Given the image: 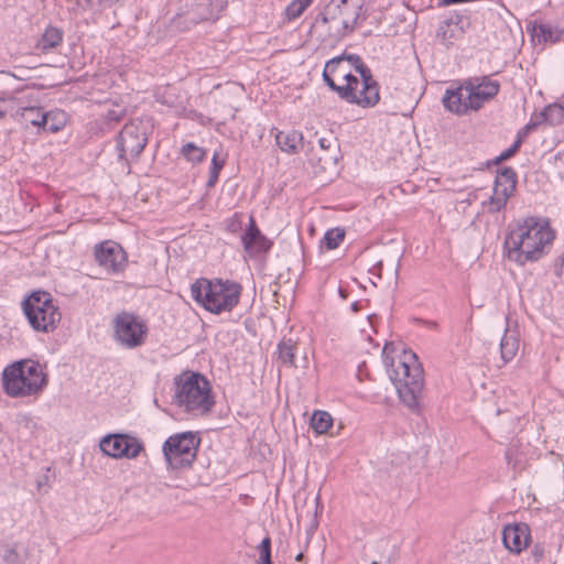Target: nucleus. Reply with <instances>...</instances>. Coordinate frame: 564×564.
I'll return each mask as SVG.
<instances>
[{"mask_svg": "<svg viewBox=\"0 0 564 564\" xmlns=\"http://www.w3.org/2000/svg\"><path fill=\"white\" fill-rule=\"evenodd\" d=\"M100 449L113 458H135L143 449L142 443L129 435L115 434L105 436L100 442Z\"/></svg>", "mask_w": 564, "mask_h": 564, "instance_id": "ddd939ff", "label": "nucleus"}, {"mask_svg": "<svg viewBox=\"0 0 564 564\" xmlns=\"http://www.w3.org/2000/svg\"><path fill=\"white\" fill-rule=\"evenodd\" d=\"M271 133L274 135L278 147L285 153L295 154L303 147V134L297 130L280 131L273 129Z\"/></svg>", "mask_w": 564, "mask_h": 564, "instance_id": "a211bd4d", "label": "nucleus"}, {"mask_svg": "<svg viewBox=\"0 0 564 564\" xmlns=\"http://www.w3.org/2000/svg\"><path fill=\"white\" fill-rule=\"evenodd\" d=\"M511 156H513L511 154V151H509V149H507L503 152H501L499 156L496 158L495 162L498 164V163H500L502 161H506V160L510 159Z\"/></svg>", "mask_w": 564, "mask_h": 564, "instance_id": "37998d69", "label": "nucleus"}, {"mask_svg": "<svg viewBox=\"0 0 564 564\" xmlns=\"http://www.w3.org/2000/svg\"><path fill=\"white\" fill-rule=\"evenodd\" d=\"M181 153L193 163L202 162L206 156V151L193 142H187L182 147Z\"/></svg>", "mask_w": 564, "mask_h": 564, "instance_id": "c85d7f7f", "label": "nucleus"}, {"mask_svg": "<svg viewBox=\"0 0 564 564\" xmlns=\"http://www.w3.org/2000/svg\"><path fill=\"white\" fill-rule=\"evenodd\" d=\"M174 402L192 415H204L215 403L209 381L197 372H183L175 379Z\"/></svg>", "mask_w": 564, "mask_h": 564, "instance_id": "20e7f679", "label": "nucleus"}, {"mask_svg": "<svg viewBox=\"0 0 564 564\" xmlns=\"http://www.w3.org/2000/svg\"><path fill=\"white\" fill-rule=\"evenodd\" d=\"M530 539L529 528L525 524L507 525L502 530L505 546L514 553H520Z\"/></svg>", "mask_w": 564, "mask_h": 564, "instance_id": "dca6fc26", "label": "nucleus"}, {"mask_svg": "<svg viewBox=\"0 0 564 564\" xmlns=\"http://www.w3.org/2000/svg\"><path fill=\"white\" fill-rule=\"evenodd\" d=\"M296 344L291 339L283 338L278 345L279 360L286 367H295Z\"/></svg>", "mask_w": 564, "mask_h": 564, "instance_id": "393cba45", "label": "nucleus"}, {"mask_svg": "<svg viewBox=\"0 0 564 564\" xmlns=\"http://www.w3.org/2000/svg\"><path fill=\"white\" fill-rule=\"evenodd\" d=\"M48 481V477L47 476H44L43 480H39L37 481V486L39 487H42L44 484H47Z\"/></svg>", "mask_w": 564, "mask_h": 564, "instance_id": "de8ad7c7", "label": "nucleus"}, {"mask_svg": "<svg viewBox=\"0 0 564 564\" xmlns=\"http://www.w3.org/2000/svg\"><path fill=\"white\" fill-rule=\"evenodd\" d=\"M555 273L561 279H564V253L558 258L555 263Z\"/></svg>", "mask_w": 564, "mask_h": 564, "instance_id": "79ce46f5", "label": "nucleus"}, {"mask_svg": "<svg viewBox=\"0 0 564 564\" xmlns=\"http://www.w3.org/2000/svg\"><path fill=\"white\" fill-rule=\"evenodd\" d=\"M22 307L29 324L36 332L54 330L62 317L52 295L45 291L31 293L23 301Z\"/></svg>", "mask_w": 564, "mask_h": 564, "instance_id": "0eeeda50", "label": "nucleus"}, {"mask_svg": "<svg viewBox=\"0 0 564 564\" xmlns=\"http://www.w3.org/2000/svg\"><path fill=\"white\" fill-rule=\"evenodd\" d=\"M306 8L301 3L300 0H293L291 3L288 4L285 9V14L289 20H294L299 18Z\"/></svg>", "mask_w": 564, "mask_h": 564, "instance_id": "f704fd0d", "label": "nucleus"}, {"mask_svg": "<svg viewBox=\"0 0 564 564\" xmlns=\"http://www.w3.org/2000/svg\"><path fill=\"white\" fill-rule=\"evenodd\" d=\"M18 427L20 431H26L30 434L33 433V430L36 427V422L32 416L28 414H21L17 419Z\"/></svg>", "mask_w": 564, "mask_h": 564, "instance_id": "c9c22d12", "label": "nucleus"}, {"mask_svg": "<svg viewBox=\"0 0 564 564\" xmlns=\"http://www.w3.org/2000/svg\"><path fill=\"white\" fill-rule=\"evenodd\" d=\"M369 87L373 88V91H375V100H372L370 104H367V101L364 100L365 98L371 97L370 93H368L369 89L365 88L364 80H359L358 77H357V85H355V83L347 84V89L349 88L350 97L344 98V100H346L347 102H350V104H356L364 108L373 107L375 105L378 104V101L380 99L379 86L376 80H372L371 83H369Z\"/></svg>", "mask_w": 564, "mask_h": 564, "instance_id": "f3484780", "label": "nucleus"}, {"mask_svg": "<svg viewBox=\"0 0 564 564\" xmlns=\"http://www.w3.org/2000/svg\"><path fill=\"white\" fill-rule=\"evenodd\" d=\"M352 308H354V310H356V308H357V304H356V303H354V304H352Z\"/></svg>", "mask_w": 564, "mask_h": 564, "instance_id": "864d4df0", "label": "nucleus"}, {"mask_svg": "<svg viewBox=\"0 0 564 564\" xmlns=\"http://www.w3.org/2000/svg\"><path fill=\"white\" fill-rule=\"evenodd\" d=\"M147 129L141 121H131L124 124L117 139L119 158H137L147 145Z\"/></svg>", "mask_w": 564, "mask_h": 564, "instance_id": "9d476101", "label": "nucleus"}, {"mask_svg": "<svg viewBox=\"0 0 564 564\" xmlns=\"http://www.w3.org/2000/svg\"><path fill=\"white\" fill-rule=\"evenodd\" d=\"M295 558L296 561H301L303 558V553H299Z\"/></svg>", "mask_w": 564, "mask_h": 564, "instance_id": "3c124183", "label": "nucleus"}, {"mask_svg": "<svg viewBox=\"0 0 564 564\" xmlns=\"http://www.w3.org/2000/svg\"><path fill=\"white\" fill-rule=\"evenodd\" d=\"M0 557L3 560L6 564H19L20 555L17 551V547L11 544H2L0 545Z\"/></svg>", "mask_w": 564, "mask_h": 564, "instance_id": "473e14b6", "label": "nucleus"}, {"mask_svg": "<svg viewBox=\"0 0 564 564\" xmlns=\"http://www.w3.org/2000/svg\"><path fill=\"white\" fill-rule=\"evenodd\" d=\"M318 143H319L321 149L329 150L333 147H336V139H334L333 137H328V138L323 137V138H319Z\"/></svg>", "mask_w": 564, "mask_h": 564, "instance_id": "a19ab883", "label": "nucleus"}, {"mask_svg": "<svg viewBox=\"0 0 564 564\" xmlns=\"http://www.w3.org/2000/svg\"><path fill=\"white\" fill-rule=\"evenodd\" d=\"M519 350V338L514 330L507 329L500 340V356L503 365L511 361Z\"/></svg>", "mask_w": 564, "mask_h": 564, "instance_id": "aec40b11", "label": "nucleus"}, {"mask_svg": "<svg viewBox=\"0 0 564 564\" xmlns=\"http://www.w3.org/2000/svg\"><path fill=\"white\" fill-rule=\"evenodd\" d=\"M199 440L192 432L170 436L163 444V454L173 469L187 468L196 457Z\"/></svg>", "mask_w": 564, "mask_h": 564, "instance_id": "1a4fd4ad", "label": "nucleus"}, {"mask_svg": "<svg viewBox=\"0 0 564 564\" xmlns=\"http://www.w3.org/2000/svg\"><path fill=\"white\" fill-rule=\"evenodd\" d=\"M355 70L359 74L360 78L359 80H364L365 88L369 89L368 93H370L371 97L365 98L364 100L367 101V104H370L372 100H375V91L373 88L369 87V83H371L373 79L370 68L364 63H359V65H356Z\"/></svg>", "mask_w": 564, "mask_h": 564, "instance_id": "c756f323", "label": "nucleus"}, {"mask_svg": "<svg viewBox=\"0 0 564 564\" xmlns=\"http://www.w3.org/2000/svg\"><path fill=\"white\" fill-rule=\"evenodd\" d=\"M66 123V115L64 111H44L41 117V124L44 131L56 132Z\"/></svg>", "mask_w": 564, "mask_h": 564, "instance_id": "4be33fe9", "label": "nucleus"}, {"mask_svg": "<svg viewBox=\"0 0 564 564\" xmlns=\"http://www.w3.org/2000/svg\"><path fill=\"white\" fill-rule=\"evenodd\" d=\"M333 425V417L326 411H315L311 419V426L317 434H323Z\"/></svg>", "mask_w": 564, "mask_h": 564, "instance_id": "cd10ccee", "label": "nucleus"}, {"mask_svg": "<svg viewBox=\"0 0 564 564\" xmlns=\"http://www.w3.org/2000/svg\"><path fill=\"white\" fill-rule=\"evenodd\" d=\"M95 260L108 273H119L127 264V253L116 241L105 240L94 248Z\"/></svg>", "mask_w": 564, "mask_h": 564, "instance_id": "f8f14e48", "label": "nucleus"}, {"mask_svg": "<svg viewBox=\"0 0 564 564\" xmlns=\"http://www.w3.org/2000/svg\"><path fill=\"white\" fill-rule=\"evenodd\" d=\"M517 185V174L512 167H503L495 180L494 193L488 202V212L498 213L506 207Z\"/></svg>", "mask_w": 564, "mask_h": 564, "instance_id": "4468645a", "label": "nucleus"}, {"mask_svg": "<svg viewBox=\"0 0 564 564\" xmlns=\"http://www.w3.org/2000/svg\"><path fill=\"white\" fill-rule=\"evenodd\" d=\"M430 326H433V327H434V326H436V323L431 322V323H430Z\"/></svg>", "mask_w": 564, "mask_h": 564, "instance_id": "603ef678", "label": "nucleus"}, {"mask_svg": "<svg viewBox=\"0 0 564 564\" xmlns=\"http://www.w3.org/2000/svg\"><path fill=\"white\" fill-rule=\"evenodd\" d=\"M63 40V31L58 28L50 26L45 30L39 42V48L42 52H48L52 48H55L62 43Z\"/></svg>", "mask_w": 564, "mask_h": 564, "instance_id": "b1692460", "label": "nucleus"}, {"mask_svg": "<svg viewBox=\"0 0 564 564\" xmlns=\"http://www.w3.org/2000/svg\"><path fill=\"white\" fill-rule=\"evenodd\" d=\"M44 111L41 108L37 107H25L22 108L21 116L24 119V121L37 126L42 128L41 124V117L43 116Z\"/></svg>", "mask_w": 564, "mask_h": 564, "instance_id": "2f4dec72", "label": "nucleus"}, {"mask_svg": "<svg viewBox=\"0 0 564 564\" xmlns=\"http://www.w3.org/2000/svg\"><path fill=\"white\" fill-rule=\"evenodd\" d=\"M300 1H301V3H302L305 8H307V7L313 2V0H300Z\"/></svg>", "mask_w": 564, "mask_h": 564, "instance_id": "09e8293b", "label": "nucleus"}, {"mask_svg": "<svg viewBox=\"0 0 564 564\" xmlns=\"http://www.w3.org/2000/svg\"><path fill=\"white\" fill-rule=\"evenodd\" d=\"M358 7L355 6L352 10L348 8V0H332L324 10L317 15L316 23L322 22L327 24L329 22L340 20L341 34L351 32L358 19ZM340 33V30H338Z\"/></svg>", "mask_w": 564, "mask_h": 564, "instance_id": "9b49d317", "label": "nucleus"}, {"mask_svg": "<svg viewBox=\"0 0 564 564\" xmlns=\"http://www.w3.org/2000/svg\"><path fill=\"white\" fill-rule=\"evenodd\" d=\"M499 89V82L488 76L467 78L458 87L447 88L442 102L449 112L463 116L481 109L498 95Z\"/></svg>", "mask_w": 564, "mask_h": 564, "instance_id": "f03ea898", "label": "nucleus"}, {"mask_svg": "<svg viewBox=\"0 0 564 564\" xmlns=\"http://www.w3.org/2000/svg\"><path fill=\"white\" fill-rule=\"evenodd\" d=\"M241 241L245 251L250 257H256L260 253H264L272 246V242L265 236H263L259 228L257 227L253 217H250L249 226L245 234L242 235Z\"/></svg>", "mask_w": 564, "mask_h": 564, "instance_id": "2eb2a0df", "label": "nucleus"}, {"mask_svg": "<svg viewBox=\"0 0 564 564\" xmlns=\"http://www.w3.org/2000/svg\"><path fill=\"white\" fill-rule=\"evenodd\" d=\"M2 382L6 393L12 398L36 395L47 384L41 364L31 359L4 368Z\"/></svg>", "mask_w": 564, "mask_h": 564, "instance_id": "423d86ee", "label": "nucleus"}, {"mask_svg": "<svg viewBox=\"0 0 564 564\" xmlns=\"http://www.w3.org/2000/svg\"><path fill=\"white\" fill-rule=\"evenodd\" d=\"M332 67H333V63L332 64H326L325 67H324L323 79H324L325 84L332 90L336 91L341 99L350 97L349 89L347 90V84L338 85L336 83L337 79L333 75Z\"/></svg>", "mask_w": 564, "mask_h": 564, "instance_id": "bb28decb", "label": "nucleus"}, {"mask_svg": "<svg viewBox=\"0 0 564 564\" xmlns=\"http://www.w3.org/2000/svg\"><path fill=\"white\" fill-rule=\"evenodd\" d=\"M554 238L545 219L528 217L518 220L505 239L507 257L520 265L535 262L547 253Z\"/></svg>", "mask_w": 564, "mask_h": 564, "instance_id": "f257e3e1", "label": "nucleus"}, {"mask_svg": "<svg viewBox=\"0 0 564 564\" xmlns=\"http://www.w3.org/2000/svg\"><path fill=\"white\" fill-rule=\"evenodd\" d=\"M545 554V547L541 544H535L531 550V556L534 563H539L543 560Z\"/></svg>", "mask_w": 564, "mask_h": 564, "instance_id": "4c0bfd02", "label": "nucleus"}, {"mask_svg": "<svg viewBox=\"0 0 564 564\" xmlns=\"http://www.w3.org/2000/svg\"><path fill=\"white\" fill-rule=\"evenodd\" d=\"M218 177H219V174L218 173H215V172H210L209 171V177H208V181H207V186L208 187H214L215 184L217 183L218 181Z\"/></svg>", "mask_w": 564, "mask_h": 564, "instance_id": "c03bdc74", "label": "nucleus"}, {"mask_svg": "<svg viewBox=\"0 0 564 564\" xmlns=\"http://www.w3.org/2000/svg\"><path fill=\"white\" fill-rule=\"evenodd\" d=\"M375 550L379 553L378 556L370 554L367 555L370 558L371 564H391L394 560V549L389 544L388 541L381 540L377 542Z\"/></svg>", "mask_w": 564, "mask_h": 564, "instance_id": "5701e85b", "label": "nucleus"}, {"mask_svg": "<svg viewBox=\"0 0 564 564\" xmlns=\"http://www.w3.org/2000/svg\"><path fill=\"white\" fill-rule=\"evenodd\" d=\"M564 34V29L550 22H541L533 25L532 37L538 43H556Z\"/></svg>", "mask_w": 564, "mask_h": 564, "instance_id": "6ab92c4d", "label": "nucleus"}, {"mask_svg": "<svg viewBox=\"0 0 564 564\" xmlns=\"http://www.w3.org/2000/svg\"><path fill=\"white\" fill-rule=\"evenodd\" d=\"M259 561L258 564H272L271 561V539L265 536L258 546Z\"/></svg>", "mask_w": 564, "mask_h": 564, "instance_id": "72a5a7b5", "label": "nucleus"}, {"mask_svg": "<svg viewBox=\"0 0 564 564\" xmlns=\"http://www.w3.org/2000/svg\"><path fill=\"white\" fill-rule=\"evenodd\" d=\"M2 74L6 76V78H9V79H15V76L11 75L10 73H3Z\"/></svg>", "mask_w": 564, "mask_h": 564, "instance_id": "8fccbe9b", "label": "nucleus"}, {"mask_svg": "<svg viewBox=\"0 0 564 564\" xmlns=\"http://www.w3.org/2000/svg\"><path fill=\"white\" fill-rule=\"evenodd\" d=\"M388 375L399 398L411 410L419 409L424 386L423 369L412 351H403L398 359L387 364Z\"/></svg>", "mask_w": 564, "mask_h": 564, "instance_id": "7ed1b4c3", "label": "nucleus"}, {"mask_svg": "<svg viewBox=\"0 0 564 564\" xmlns=\"http://www.w3.org/2000/svg\"><path fill=\"white\" fill-rule=\"evenodd\" d=\"M108 118H109V120H115V121H118L120 119V117L115 111H110L108 113Z\"/></svg>", "mask_w": 564, "mask_h": 564, "instance_id": "49530a36", "label": "nucleus"}, {"mask_svg": "<svg viewBox=\"0 0 564 564\" xmlns=\"http://www.w3.org/2000/svg\"><path fill=\"white\" fill-rule=\"evenodd\" d=\"M541 123L557 124L564 119V108L557 104L546 106L541 112L535 113Z\"/></svg>", "mask_w": 564, "mask_h": 564, "instance_id": "a878e982", "label": "nucleus"}, {"mask_svg": "<svg viewBox=\"0 0 564 564\" xmlns=\"http://www.w3.org/2000/svg\"><path fill=\"white\" fill-rule=\"evenodd\" d=\"M224 165H225V160H220L218 152H215L212 158V166H210L209 171L219 174L221 169L224 167Z\"/></svg>", "mask_w": 564, "mask_h": 564, "instance_id": "58836bf2", "label": "nucleus"}, {"mask_svg": "<svg viewBox=\"0 0 564 564\" xmlns=\"http://www.w3.org/2000/svg\"><path fill=\"white\" fill-rule=\"evenodd\" d=\"M341 57H345L346 65L356 68V65L362 62L361 57L356 54H343Z\"/></svg>", "mask_w": 564, "mask_h": 564, "instance_id": "ea45409f", "label": "nucleus"}, {"mask_svg": "<svg viewBox=\"0 0 564 564\" xmlns=\"http://www.w3.org/2000/svg\"><path fill=\"white\" fill-rule=\"evenodd\" d=\"M333 63V75L337 80L343 82V84L355 83L357 85V76L352 75L350 70L347 68L345 57L337 56L328 61L326 64Z\"/></svg>", "mask_w": 564, "mask_h": 564, "instance_id": "412c9836", "label": "nucleus"}, {"mask_svg": "<svg viewBox=\"0 0 564 564\" xmlns=\"http://www.w3.org/2000/svg\"><path fill=\"white\" fill-rule=\"evenodd\" d=\"M540 124L541 121L538 118H535V115H533L530 121L518 131L517 138L523 142L528 134L534 129H536Z\"/></svg>", "mask_w": 564, "mask_h": 564, "instance_id": "e433bc0d", "label": "nucleus"}, {"mask_svg": "<svg viewBox=\"0 0 564 564\" xmlns=\"http://www.w3.org/2000/svg\"><path fill=\"white\" fill-rule=\"evenodd\" d=\"M345 238V231L340 228H333L325 232L323 243L328 250L336 249Z\"/></svg>", "mask_w": 564, "mask_h": 564, "instance_id": "7c9ffc66", "label": "nucleus"}, {"mask_svg": "<svg viewBox=\"0 0 564 564\" xmlns=\"http://www.w3.org/2000/svg\"><path fill=\"white\" fill-rule=\"evenodd\" d=\"M112 329L116 343L128 349L142 346L149 330L140 316L124 311L113 317Z\"/></svg>", "mask_w": 564, "mask_h": 564, "instance_id": "6e6552de", "label": "nucleus"}, {"mask_svg": "<svg viewBox=\"0 0 564 564\" xmlns=\"http://www.w3.org/2000/svg\"><path fill=\"white\" fill-rule=\"evenodd\" d=\"M521 144H522V141L517 138L516 141L511 144V147L508 148L509 151H511L512 155H514L518 152Z\"/></svg>", "mask_w": 564, "mask_h": 564, "instance_id": "a18cd8bd", "label": "nucleus"}, {"mask_svg": "<svg viewBox=\"0 0 564 564\" xmlns=\"http://www.w3.org/2000/svg\"><path fill=\"white\" fill-rule=\"evenodd\" d=\"M241 286L231 281L198 279L191 286L193 300L214 314L230 312L239 302Z\"/></svg>", "mask_w": 564, "mask_h": 564, "instance_id": "39448f33", "label": "nucleus"}]
</instances>
